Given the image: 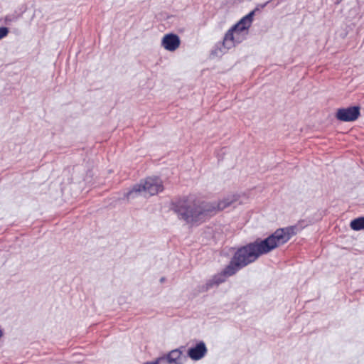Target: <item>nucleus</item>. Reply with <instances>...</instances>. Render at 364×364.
<instances>
[{"label":"nucleus","mask_w":364,"mask_h":364,"mask_svg":"<svg viewBox=\"0 0 364 364\" xmlns=\"http://www.w3.org/2000/svg\"><path fill=\"white\" fill-rule=\"evenodd\" d=\"M209 208L208 202L193 197L180 198L171 205L178 219L190 225L200 223L210 217Z\"/></svg>","instance_id":"nucleus-1"},{"label":"nucleus","mask_w":364,"mask_h":364,"mask_svg":"<svg viewBox=\"0 0 364 364\" xmlns=\"http://www.w3.org/2000/svg\"><path fill=\"white\" fill-rule=\"evenodd\" d=\"M271 251L266 240H257L240 248L233 255L229 264L224 269L225 274L234 275L240 269L256 261L258 257Z\"/></svg>","instance_id":"nucleus-2"},{"label":"nucleus","mask_w":364,"mask_h":364,"mask_svg":"<svg viewBox=\"0 0 364 364\" xmlns=\"http://www.w3.org/2000/svg\"><path fill=\"white\" fill-rule=\"evenodd\" d=\"M162 191V183L158 178H148L144 182L134 186L132 189L127 193V198L129 199L137 194L146 198L154 196Z\"/></svg>","instance_id":"nucleus-3"},{"label":"nucleus","mask_w":364,"mask_h":364,"mask_svg":"<svg viewBox=\"0 0 364 364\" xmlns=\"http://www.w3.org/2000/svg\"><path fill=\"white\" fill-rule=\"evenodd\" d=\"M295 229L296 228L293 226L280 228L267 237L265 240L271 250L288 242L293 235H296Z\"/></svg>","instance_id":"nucleus-4"},{"label":"nucleus","mask_w":364,"mask_h":364,"mask_svg":"<svg viewBox=\"0 0 364 364\" xmlns=\"http://www.w3.org/2000/svg\"><path fill=\"white\" fill-rule=\"evenodd\" d=\"M247 34L245 26H240L235 28V25L228 31L223 38V45L225 48L230 49L240 43Z\"/></svg>","instance_id":"nucleus-5"},{"label":"nucleus","mask_w":364,"mask_h":364,"mask_svg":"<svg viewBox=\"0 0 364 364\" xmlns=\"http://www.w3.org/2000/svg\"><path fill=\"white\" fill-rule=\"evenodd\" d=\"M360 116V107L358 106L341 108L337 110L336 117L343 122H353Z\"/></svg>","instance_id":"nucleus-6"},{"label":"nucleus","mask_w":364,"mask_h":364,"mask_svg":"<svg viewBox=\"0 0 364 364\" xmlns=\"http://www.w3.org/2000/svg\"><path fill=\"white\" fill-rule=\"evenodd\" d=\"M180 45V38L178 35L174 33L166 34L161 40V46L164 49L171 52L176 50Z\"/></svg>","instance_id":"nucleus-7"},{"label":"nucleus","mask_w":364,"mask_h":364,"mask_svg":"<svg viewBox=\"0 0 364 364\" xmlns=\"http://www.w3.org/2000/svg\"><path fill=\"white\" fill-rule=\"evenodd\" d=\"M237 200V197L235 196L228 197L224 198L222 200L218 202H208V205L210 206V216L213 214H215L217 212L220 210H224L225 208L230 205L232 203L235 202Z\"/></svg>","instance_id":"nucleus-8"},{"label":"nucleus","mask_w":364,"mask_h":364,"mask_svg":"<svg viewBox=\"0 0 364 364\" xmlns=\"http://www.w3.org/2000/svg\"><path fill=\"white\" fill-rule=\"evenodd\" d=\"M207 351L205 343L200 341L195 347L188 349V355L193 360H198L205 355Z\"/></svg>","instance_id":"nucleus-9"},{"label":"nucleus","mask_w":364,"mask_h":364,"mask_svg":"<svg viewBox=\"0 0 364 364\" xmlns=\"http://www.w3.org/2000/svg\"><path fill=\"white\" fill-rule=\"evenodd\" d=\"M230 276L231 275H228V274H225L224 269H223L220 274L215 275L213 277V278L206 284V285H207L206 289L213 287L214 284L218 285V284L224 282L225 280V278L227 277H230Z\"/></svg>","instance_id":"nucleus-10"},{"label":"nucleus","mask_w":364,"mask_h":364,"mask_svg":"<svg viewBox=\"0 0 364 364\" xmlns=\"http://www.w3.org/2000/svg\"><path fill=\"white\" fill-rule=\"evenodd\" d=\"M181 356L182 351L180 349L173 350L166 355L172 364H181Z\"/></svg>","instance_id":"nucleus-11"},{"label":"nucleus","mask_w":364,"mask_h":364,"mask_svg":"<svg viewBox=\"0 0 364 364\" xmlns=\"http://www.w3.org/2000/svg\"><path fill=\"white\" fill-rule=\"evenodd\" d=\"M255 12V10L251 11L247 16L243 17L238 23H237L235 25V28L240 26H245V29L247 30L251 25Z\"/></svg>","instance_id":"nucleus-12"},{"label":"nucleus","mask_w":364,"mask_h":364,"mask_svg":"<svg viewBox=\"0 0 364 364\" xmlns=\"http://www.w3.org/2000/svg\"><path fill=\"white\" fill-rule=\"evenodd\" d=\"M255 12V10L251 11L247 16L243 17L238 23H237L235 25V28L240 26H245V29L247 30L251 25Z\"/></svg>","instance_id":"nucleus-13"},{"label":"nucleus","mask_w":364,"mask_h":364,"mask_svg":"<svg viewBox=\"0 0 364 364\" xmlns=\"http://www.w3.org/2000/svg\"><path fill=\"white\" fill-rule=\"evenodd\" d=\"M350 228L354 230H364V217L355 218L350 222Z\"/></svg>","instance_id":"nucleus-14"},{"label":"nucleus","mask_w":364,"mask_h":364,"mask_svg":"<svg viewBox=\"0 0 364 364\" xmlns=\"http://www.w3.org/2000/svg\"><path fill=\"white\" fill-rule=\"evenodd\" d=\"M144 364H172L166 356L159 358L153 362H147Z\"/></svg>","instance_id":"nucleus-15"},{"label":"nucleus","mask_w":364,"mask_h":364,"mask_svg":"<svg viewBox=\"0 0 364 364\" xmlns=\"http://www.w3.org/2000/svg\"><path fill=\"white\" fill-rule=\"evenodd\" d=\"M9 33V29L6 27H0V39L5 37Z\"/></svg>","instance_id":"nucleus-16"},{"label":"nucleus","mask_w":364,"mask_h":364,"mask_svg":"<svg viewBox=\"0 0 364 364\" xmlns=\"http://www.w3.org/2000/svg\"><path fill=\"white\" fill-rule=\"evenodd\" d=\"M164 279H164V277H163V278H161V280H160V281H161V282H163L164 281Z\"/></svg>","instance_id":"nucleus-17"},{"label":"nucleus","mask_w":364,"mask_h":364,"mask_svg":"<svg viewBox=\"0 0 364 364\" xmlns=\"http://www.w3.org/2000/svg\"><path fill=\"white\" fill-rule=\"evenodd\" d=\"M1 335H2V332H1V331L0 330V337L1 336Z\"/></svg>","instance_id":"nucleus-18"}]
</instances>
